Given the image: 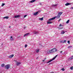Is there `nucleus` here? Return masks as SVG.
Here are the masks:
<instances>
[{
  "label": "nucleus",
  "mask_w": 73,
  "mask_h": 73,
  "mask_svg": "<svg viewBox=\"0 0 73 73\" xmlns=\"http://www.w3.org/2000/svg\"><path fill=\"white\" fill-rule=\"evenodd\" d=\"M60 43H64V40H61V41H60Z\"/></svg>",
  "instance_id": "23"
},
{
  "label": "nucleus",
  "mask_w": 73,
  "mask_h": 73,
  "mask_svg": "<svg viewBox=\"0 0 73 73\" xmlns=\"http://www.w3.org/2000/svg\"><path fill=\"white\" fill-rule=\"evenodd\" d=\"M37 58H36V59H37Z\"/></svg>",
  "instance_id": "44"
},
{
  "label": "nucleus",
  "mask_w": 73,
  "mask_h": 73,
  "mask_svg": "<svg viewBox=\"0 0 73 73\" xmlns=\"http://www.w3.org/2000/svg\"><path fill=\"white\" fill-rule=\"evenodd\" d=\"M63 28H60L59 29H62Z\"/></svg>",
  "instance_id": "36"
},
{
  "label": "nucleus",
  "mask_w": 73,
  "mask_h": 73,
  "mask_svg": "<svg viewBox=\"0 0 73 73\" xmlns=\"http://www.w3.org/2000/svg\"><path fill=\"white\" fill-rule=\"evenodd\" d=\"M72 46H68V49H70L71 48H72Z\"/></svg>",
  "instance_id": "17"
},
{
  "label": "nucleus",
  "mask_w": 73,
  "mask_h": 73,
  "mask_svg": "<svg viewBox=\"0 0 73 73\" xmlns=\"http://www.w3.org/2000/svg\"><path fill=\"white\" fill-rule=\"evenodd\" d=\"M20 17V15H17V16H15V18H17L19 17Z\"/></svg>",
  "instance_id": "10"
},
{
  "label": "nucleus",
  "mask_w": 73,
  "mask_h": 73,
  "mask_svg": "<svg viewBox=\"0 0 73 73\" xmlns=\"http://www.w3.org/2000/svg\"><path fill=\"white\" fill-rule=\"evenodd\" d=\"M40 5H41V3H40Z\"/></svg>",
  "instance_id": "43"
},
{
  "label": "nucleus",
  "mask_w": 73,
  "mask_h": 73,
  "mask_svg": "<svg viewBox=\"0 0 73 73\" xmlns=\"http://www.w3.org/2000/svg\"><path fill=\"white\" fill-rule=\"evenodd\" d=\"M60 20H61V19H59V20H58V21L59 22Z\"/></svg>",
  "instance_id": "38"
},
{
  "label": "nucleus",
  "mask_w": 73,
  "mask_h": 73,
  "mask_svg": "<svg viewBox=\"0 0 73 73\" xmlns=\"http://www.w3.org/2000/svg\"><path fill=\"white\" fill-rule=\"evenodd\" d=\"M66 32V31H61V34H63Z\"/></svg>",
  "instance_id": "8"
},
{
  "label": "nucleus",
  "mask_w": 73,
  "mask_h": 73,
  "mask_svg": "<svg viewBox=\"0 0 73 73\" xmlns=\"http://www.w3.org/2000/svg\"><path fill=\"white\" fill-rule=\"evenodd\" d=\"M10 67V64H7V65H6L5 66V68L6 69H8Z\"/></svg>",
  "instance_id": "2"
},
{
  "label": "nucleus",
  "mask_w": 73,
  "mask_h": 73,
  "mask_svg": "<svg viewBox=\"0 0 73 73\" xmlns=\"http://www.w3.org/2000/svg\"><path fill=\"white\" fill-rule=\"evenodd\" d=\"M63 13V12H59L58 14V15H61Z\"/></svg>",
  "instance_id": "14"
},
{
  "label": "nucleus",
  "mask_w": 73,
  "mask_h": 73,
  "mask_svg": "<svg viewBox=\"0 0 73 73\" xmlns=\"http://www.w3.org/2000/svg\"><path fill=\"white\" fill-rule=\"evenodd\" d=\"M62 26H63L61 24H60V26H59V27H61Z\"/></svg>",
  "instance_id": "30"
},
{
  "label": "nucleus",
  "mask_w": 73,
  "mask_h": 73,
  "mask_svg": "<svg viewBox=\"0 0 73 73\" xmlns=\"http://www.w3.org/2000/svg\"><path fill=\"white\" fill-rule=\"evenodd\" d=\"M57 50V49L56 48H54L51 50L49 51V52L51 53L52 52H55Z\"/></svg>",
  "instance_id": "1"
},
{
  "label": "nucleus",
  "mask_w": 73,
  "mask_h": 73,
  "mask_svg": "<svg viewBox=\"0 0 73 73\" xmlns=\"http://www.w3.org/2000/svg\"><path fill=\"white\" fill-rule=\"evenodd\" d=\"M3 44H1V46H2V47L3 46Z\"/></svg>",
  "instance_id": "35"
},
{
  "label": "nucleus",
  "mask_w": 73,
  "mask_h": 73,
  "mask_svg": "<svg viewBox=\"0 0 73 73\" xmlns=\"http://www.w3.org/2000/svg\"><path fill=\"white\" fill-rule=\"evenodd\" d=\"M29 33H28L25 34V35H24V36H26L28 35H29Z\"/></svg>",
  "instance_id": "19"
},
{
  "label": "nucleus",
  "mask_w": 73,
  "mask_h": 73,
  "mask_svg": "<svg viewBox=\"0 0 73 73\" xmlns=\"http://www.w3.org/2000/svg\"><path fill=\"white\" fill-rule=\"evenodd\" d=\"M4 65H5V64H1V66H2V67H3L4 66Z\"/></svg>",
  "instance_id": "22"
},
{
  "label": "nucleus",
  "mask_w": 73,
  "mask_h": 73,
  "mask_svg": "<svg viewBox=\"0 0 73 73\" xmlns=\"http://www.w3.org/2000/svg\"><path fill=\"white\" fill-rule=\"evenodd\" d=\"M61 70H62L63 71H64V70H65V69H64V68H62V69H61Z\"/></svg>",
  "instance_id": "32"
},
{
  "label": "nucleus",
  "mask_w": 73,
  "mask_h": 73,
  "mask_svg": "<svg viewBox=\"0 0 73 73\" xmlns=\"http://www.w3.org/2000/svg\"><path fill=\"white\" fill-rule=\"evenodd\" d=\"M56 18V17H53L52 18H51V19H49V21H51L52 20H53L54 19H55V18Z\"/></svg>",
  "instance_id": "4"
},
{
  "label": "nucleus",
  "mask_w": 73,
  "mask_h": 73,
  "mask_svg": "<svg viewBox=\"0 0 73 73\" xmlns=\"http://www.w3.org/2000/svg\"><path fill=\"white\" fill-rule=\"evenodd\" d=\"M70 69L71 70H73V66H72L71 67V68H70Z\"/></svg>",
  "instance_id": "27"
},
{
  "label": "nucleus",
  "mask_w": 73,
  "mask_h": 73,
  "mask_svg": "<svg viewBox=\"0 0 73 73\" xmlns=\"http://www.w3.org/2000/svg\"><path fill=\"white\" fill-rule=\"evenodd\" d=\"M27 46V45L25 44V47L26 48Z\"/></svg>",
  "instance_id": "31"
},
{
  "label": "nucleus",
  "mask_w": 73,
  "mask_h": 73,
  "mask_svg": "<svg viewBox=\"0 0 73 73\" xmlns=\"http://www.w3.org/2000/svg\"><path fill=\"white\" fill-rule=\"evenodd\" d=\"M14 55L13 54L11 55H10L9 56V58H13V57Z\"/></svg>",
  "instance_id": "7"
},
{
  "label": "nucleus",
  "mask_w": 73,
  "mask_h": 73,
  "mask_svg": "<svg viewBox=\"0 0 73 73\" xmlns=\"http://www.w3.org/2000/svg\"><path fill=\"white\" fill-rule=\"evenodd\" d=\"M8 18H9V17L7 16L4 17V19H8Z\"/></svg>",
  "instance_id": "24"
},
{
  "label": "nucleus",
  "mask_w": 73,
  "mask_h": 73,
  "mask_svg": "<svg viewBox=\"0 0 73 73\" xmlns=\"http://www.w3.org/2000/svg\"><path fill=\"white\" fill-rule=\"evenodd\" d=\"M35 1H36V0H32V1H30V2L31 3H33V2H35Z\"/></svg>",
  "instance_id": "15"
},
{
  "label": "nucleus",
  "mask_w": 73,
  "mask_h": 73,
  "mask_svg": "<svg viewBox=\"0 0 73 73\" xmlns=\"http://www.w3.org/2000/svg\"><path fill=\"white\" fill-rule=\"evenodd\" d=\"M71 9H73V7H71Z\"/></svg>",
  "instance_id": "37"
},
{
  "label": "nucleus",
  "mask_w": 73,
  "mask_h": 73,
  "mask_svg": "<svg viewBox=\"0 0 73 73\" xmlns=\"http://www.w3.org/2000/svg\"><path fill=\"white\" fill-rule=\"evenodd\" d=\"M68 44H70V41H68Z\"/></svg>",
  "instance_id": "34"
},
{
  "label": "nucleus",
  "mask_w": 73,
  "mask_h": 73,
  "mask_svg": "<svg viewBox=\"0 0 73 73\" xmlns=\"http://www.w3.org/2000/svg\"><path fill=\"white\" fill-rule=\"evenodd\" d=\"M38 13V12H36V13H34L33 15H37Z\"/></svg>",
  "instance_id": "11"
},
{
  "label": "nucleus",
  "mask_w": 73,
  "mask_h": 73,
  "mask_svg": "<svg viewBox=\"0 0 73 73\" xmlns=\"http://www.w3.org/2000/svg\"><path fill=\"white\" fill-rule=\"evenodd\" d=\"M39 51V49H37V50H36V52H38Z\"/></svg>",
  "instance_id": "26"
},
{
  "label": "nucleus",
  "mask_w": 73,
  "mask_h": 73,
  "mask_svg": "<svg viewBox=\"0 0 73 73\" xmlns=\"http://www.w3.org/2000/svg\"><path fill=\"white\" fill-rule=\"evenodd\" d=\"M27 15H25V16H24V18H25V17H26L27 16Z\"/></svg>",
  "instance_id": "29"
},
{
  "label": "nucleus",
  "mask_w": 73,
  "mask_h": 73,
  "mask_svg": "<svg viewBox=\"0 0 73 73\" xmlns=\"http://www.w3.org/2000/svg\"><path fill=\"white\" fill-rule=\"evenodd\" d=\"M62 51L60 52V53H62Z\"/></svg>",
  "instance_id": "39"
},
{
  "label": "nucleus",
  "mask_w": 73,
  "mask_h": 73,
  "mask_svg": "<svg viewBox=\"0 0 73 73\" xmlns=\"http://www.w3.org/2000/svg\"><path fill=\"white\" fill-rule=\"evenodd\" d=\"M49 64H50V63H49Z\"/></svg>",
  "instance_id": "45"
},
{
  "label": "nucleus",
  "mask_w": 73,
  "mask_h": 73,
  "mask_svg": "<svg viewBox=\"0 0 73 73\" xmlns=\"http://www.w3.org/2000/svg\"><path fill=\"white\" fill-rule=\"evenodd\" d=\"M50 73H54V72H51Z\"/></svg>",
  "instance_id": "40"
},
{
  "label": "nucleus",
  "mask_w": 73,
  "mask_h": 73,
  "mask_svg": "<svg viewBox=\"0 0 73 73\" xmlns=\"http://www.w3.org/2000/svg\"><path fill=\"white\" fill-rule=\"evenodd\" d=\"M10 40H11V41H13V38L12 36H11L10 37Z\"/></svg>",
  "instance_id": "12"
},
{
  "label": "nucleus",
  "mask_w": 73,
  "mask_h": 73,
  "mask_svg": "<svg viewBox=\"0 0 73 73\" xmlns=\"http://www.w3.org/2000/svg\"><path fill=\"white\" fill-rule=\"evenodd\" d=\"M33 33H34V34H37L38 33V32H36V31H34L33 32Z\"/></svg>",
  "instance_id": "13"
},
{
  "label": "nucleus",
  "mask_w": 73,
  "mask_h": 73,
  "mask_svg": "<svg viewBox=\"0 0 73 73\" xmlns=\"http://www.w3.org/2000/svg\"><path fill=\"white\" fill-rule=\"evenodd\" d=\"M42 61L44 62V60H42Z\"/></svg>",
  "instance_id": "41"
},
{
  "label": "nucleus",
  "mask_w": 73,
  "mask_h": 73,
  "mask_svg": "<svg viewBox=\"0 0 73 73\" xmlns=\"http://www.w3.org/2000/svg\"><path fill=\"white\" fill-rule=\"evenodd\" d=\"M57 5V4L54 5V4H53L51 5V6L53 7H56Z\"/></svg>",
  "instance_id": "5"
},
{
  "label": "nucleus",
  "mask_w": 73,
  "mask_h": 73,
  "mask_svg": "<svg viewBox=\"0 0 73 73\" xmlns=\"http://www.w3.org/2000/svg\"><path fill=\"white\" fill-rule=\"evenodd\" d=\"M70 3H67L66 4H65V6H67L68 5H70Z\"/></svg>",
  "instance_id": "16"
},
{
  "label": "nucleus",
  "mask_w": 73,
  "mask_h": 73,
  "mask_svg": "<svg viewBox=\"0 0 73 73\" xmlns=\"http://www.w3.org/2000/svg\"><path fill=\"white\" fill-rule=\"evenodd\" d=\"M9 28H11V26H9Z\"/></svg>",
  "instance_id": "42"
},
{
  "label": "nucleus",
  "mask_w": 73,
  "mask_h": 73,
  "mask_svg": "<svg viewBox=\"0 0 73 73\" xmlns=\"http://www.w3.org/2000/svg\"><path fill=\"white\" fill-rule=\"evenodd\" d=\"M57 56H58L57 55L55 57H54V58H53L52 59H51V60H50L47 63H50L51 61H53V60H54L55 59V58Z\"/></svg>",
  "instance_id": "3"
},
{
  "label": "nucleus",
  "mask_w": 73,
  "mask_h": 73,
  "mask_svg": "<svg viewBox=\"0 0 73 73\" xmlns=\"http://www.w3.org/2000/svg\"><path fill=\"white\" fill-rule=\"evenodd\" d=\"M60 15H58L57 17L56 18L58 19H59L60 18Z\"/></svg>",
  "instance_id": "18"
},
{
  "label": "nucleus",
  "mask_w": 73,
  "mask_h": 73,
  "mask_svg": "<svg viewBox=\"0 0 73 73\" xmlns=\"http://www.w3.org/2000/svg\"><path fill=\"white\" fill-rule=\"evenodd\" d=\"M39 20L42 21L43 20V18H39Z\"/></svg>",
  "instance_id": "21"
},
{
  "label": "nucleus",
  "mask_w": 73,
  "mask_h": 73,
  "mask_svg": "<svg viewBox=\"0 0 73 73\" xmlns=\"http://www.w3.org/2000/svg\"><path fill=\"white\" fill-rule=\"evenodd\" d=\"M70 21V20H68V21H67V22H66V23H67V24L68 23H69V22Z\"/></svg>",
  "instance_id": "25"
},
{
  "label": "nucleus",
  "mask_w": 73,
  "mask_h": 73,
  "mask_svg": "<svg viewBox=\"0 0 73 73\" xmlns=\"http://www.w3.org/2000/svg\"><path fill=\"white\" fill-rule=\"evenodd\" d=\"M5 5V4L4 3H2V5H1V6L3 7V6H4Z\"/></svg>",
  "instance_id": "28"
},
{
  "label": "nucleus",
  "mask_w": 73,
  "mask_h": 73,
  "mask_svg": "<svg viewBox=\"0 0 73 73\" xmlns=\"http://www.w3.org/2000/svg\"><path fill=\"white\" fill-rule=\"evenodd\" d=\"M72 57L70 58H69V59H68L69 60H72V59H73V55H72L71 56Z\"/></svg>",
  "instance_id": "9"
},
{
  "label": "nucleus",
  "mask_w": 73,
  "mask_h": 73,
  "mask_svg": "<svg viewBox=\"0 0 73 73\" xmlns=\"http://www.w3.org/2000/svg\"><path fill=\"white\" fill-rule=\"evenodd\" d=\"M21 64V63L20 62H18L16 64V65L17 66H19Z\"/></svg>",
  "instance_id": "6"
},
{
  "label": "nucleus",
  "mask_w": 73,
  "mask_h": 73,
  "mask_svg": "<svg viewBox=\"0 0 73 73\" xmlns=\"http://www.w3.org/2000/svg\"><path fill=\"white\" fill-rule=\"evenodd\" d=\"M51 23H52V22H51L48 21V22H47V24H51Z\"/></svg>",
  "instance_id": "20"
},
{
  "label": "nucleus",
  "mask_w": 73,
  "mask_h": 73,
  "mask_svg": "<svg viewBox=\"0 0 73 73\" xmlns=\"http://www.w3.org/2000/svg\"><path fill=\"white\" fill-rule=\"evenodd\" d=\"M64 43L66 42V40H63Z\"/></svg>",
  "instance_id": "33"
}]
</instances>
